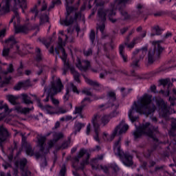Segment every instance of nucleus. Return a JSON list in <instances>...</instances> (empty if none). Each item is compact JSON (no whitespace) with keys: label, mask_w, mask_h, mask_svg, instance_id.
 Wrapping results in <instances>:
<instances>
[{"label":"nucleus","mask_w":176,"mask_h":176,"mask_svg":"<svg viewBox=\"0 0 176 176\" xmlns=\"http://www.w3.org/2000/svg\"><path fill=\"white\" fill-rule=\"evenodd\" d=\"M32 110V109L22 108L20 104H18L15 108V111L19 113H28V112Z\"/></svg>","instance_id":"obj_22"},{"label":"nucleus","mask_w":176,"mask_h":176,"mask_svg":"<svg viewBox=\"0 0 176 176\" xmlns=\"http://www.w3.org/2000/svg\"><path fill=\"white\" fill-rule=\"evenodd\" d=\"M169 101L170 102L171 105H174V104H175V98H169Z\"/></svg>","instance_id":"obj_62"},{"label":"nucleus","mask_w":176,"mask_h":176,"mask_svg":"<svg viewBox=\"0 0 176 176\" xmlns=\"http://www.w3.org/2000/svg\"><path fill=\"white\" fill-rule=\"evenodd\" d=\"M70 71L74 76V81L76 82L77 83H80V79H79L80 75L78 72L75 71V68L74 67H70Z\"/></svg>","instance_id":"obj_21"},{"label":"nucleus","mask_w":176,"mask_h":176,"mask_svg":"<svg viewBox=\"0 0 176 176\" xmlns=\"http://www.w3.org/2000/svg\"><path fill=\"white\" fill-rule=\"evenodd\" d=\"M81 112H82V107H77L75 109L74 113L78 114L77 118H80V119H82L84 116L80 113Z\"/></svg>","instance_id":"obj_35"},{"label":"nucleus","mask_w":176,"mask_h":176,"mask_svg":"<svg viewBox=\"0 0 176 176\" xmlns=\"http://www.w3.org/2000/svg\"><path fill=\"white\" fill-rule=\"evenodd\" d=\"M122 163L125 166H131L133 164V157L129 155H125L124 157L122 158Z\"/></svg>","instance_id":"obj_18"},{"label":"nucleus","mask_w":176,"mask_h":176,"mask_svg":"<svg viewBox=\"0 0 176 176\" xmlns=\"http://www.w3.org/2000/svg\"><path fill=\"white\" fill-rule=\"evenodd\" d=\"M156 133H157V131L153 129L152 125L147 122L140 127L137 128V131L133 133V135L135 138H138L139 137H141V135H147L148 137L153 138V134Z\"/></svg>","instance_id":"obj_4"},{"label":"nucleus","mask_w":176,"mask_h":176,"mask_svg":"<svg viewBox=\"0 0 176 176\" xmlns=\"http://www.w3.org/2000/svg\"><path fill=\"white\" fill-rule=\"evenodd\" d=\"M86 83H88V85H91V86H94L96 90H100V84L97 82L96 81H93L90 80L89 78H85Z\"/></svg>","instance_id":"obj_27"},{"label":"nucleus","mask_w":176,"mask_h":176,"mask_svg":"<svg viewBox=\"0 0 176 176\" xmlns=\"http://www.w3.org/2000/svg\"><path fill=\"white\" fill-rule=\"evenodd\" d=\"M37 6H35L34 8L32 10V13L36 16L38 14V9L36 8Z\"/></svg>","instance_id":"obj_53"},{"label":"nucleus","mask_w":176,"mask_h":176,"mask_svg":"<svg viewBox=\"0 0 176 176\" xmlns=\"http://www.w3.org/2000/svg\"><path fill=\"white\" fill-rule=\"evenodd\" d=\"M46 140V138L41 137L38 139V145L40 148H41V151H43L45 149L44 145H45V140Z\"/></svg>","instance_id":"obj_33"},{"label":"nucleus","mask_w":176,"mask_h":176,"mask_svg":"<svg viewBox=\"0 0 176 176\" xmlns=\"http://www.w3.org/2000/svg\"><path fill=\"white\" fill-rule=\"evenodd\" d=\"M160 83L162 86H167V85H168V80H161Z\"/></svg>","instance_id":"obj_50"},{"label":"nucleus","mask_w":176,"mask_h":176,"mask_svg":"<svg viewBox=\"0 0 176 176\" xmlns=\"http://www.w3.org/2000/svg\"><path fill=\"white\" fill-rule=\"evenodd\" d=\"M156 104L157 105V107L162 108V109H163V108H167V106L166 105V103H164V101L163 100H160V101H156Z\"/></svg>","instance_id":"obj_36"},{"label":"nucleus","mask_w":176,"mask_h":176,"mask_svg":"<svg viewBox=\"0 0 176 176\" xmlns=\"http://www.w3.org/2000/svg\"><path fill=\"white\" fill-rule=\"evenodd\" d=\"M14 6H19V8H27V3L25 0H3L0 4V12L1 13H8L10 10V5Z\"/></svg>","instance_id":"obj_5"},{"label":"nucleus","mask_w":176,"mask_h":176,"mask_svg":"<svg viewBox=\"0 0 176 176\" xmlns=\"http://www.w3.org/2000/svg\"><path fill=\"white\" fill-rule=\"evenodd\" d=\"M135 43L132 42L131 44H125V46L129 47V49H133L134 47Z\"/></svg>","instance_id":"obj_55"},{"label":"nucleus","mask_w":176,"mask_h":176,"mask_svg":"<svg viewBox=\"0 0 176 176\" xmlns=\"http://www.w3.org/2000/svg\"><path fill=\"white\" fill-rule=\"evenodd\" d=\"M119 52H120V56L122 57L124 63H127V55L124 54V45H120Z\"/></svg>","instance_id":"obj_23"},{"label":"nucleus","mask_w":176,"mask_h":176,"mask_svg":"<svg viewBox=\"0 0 176 176\" xmlns=\"http://www.w3.org/2000/svg\"><path fill=\"white\" fill-rule=\"evenodd\" d=\"M160 43H162V41H160L153 42V45L154 49L150 50L148 52V63L149 64H152V63H153V55L156 52V49H157V52H158V53L163 52V47H162L160 46Z\"/></svg>","instance_id":"obj_8"},{"label":"nucleus","mask_w":176,"mask_h":176,"mask_svg":"<svg viewBox=\"0 0 176 176\" xmlns=\"http://www.w3.org/2000/svg\"><path fill=\"white\" fill-rule=\"evenodd\" d=\"M52 146H53V141H50L48 143V146L46 147L47 149H49L50 148H52Z\"/></svg>","instance_id":"obj_64"},{"label":"nucleus","mask_w":176,"mask_h":176,"mask_svg":"<svg viewBox=\"0 0 176 176\" xmlns=\"http://www.w3.org/2000/svg\"><path fill=\"white\" fill-rule=\"evenodd\" d=\"M155 99H152V96L145 94L140 101L135 102L129 111V118L131 121L135 122L138 118L135 113H143V115H151L155 112L156 107L155 104Z\"/></svg>","instance_id":"obj_1"},{"label":"nucleus","mask_w":176,"mask_h":176,"mask_svg":"<svg viewBox=\"0 0 176 176\" xmlns=\"http://www.w3.org/2000/svg\"><path fill=\"white\" fill-rule=\"evenodd\" d=\"M46 8H47V4H46V2L43 1L41 10H45Z\"/></svg>","instance_id":"obj_58"},{"label":"nucleus","mask_w":176,"mask_h":176,"mask_svg":"<svg viewBox=\"0 0 176 176\" xmlns=\"http://www.w3.org/2000/svg\"><path fill=\"white\" fill-rule=\"evenodd\" d=\"M91 98H85V99L82 101V105H83V106L87 105V104L91 102Z\"/></svg>","instance_id":"obj_41"},{"label":"nucleus","mask_w":176,"mask_h":176,"mask_svg":"<svg viewBox=\"0 0 176 176\" xmlns=\"http://www.w3.org/2000/svg\"><path fill=\"white\" fill-rule=\"evenodd\" d=\"M19 19H20V16H19V13L16 12L15 16H14L11 20L10 21V23H13L14 24H16V21H19Z\"/></svg>","instance_id":"obj_37"},{"label":"nucleus","mask_w":176,"mask_h":176,"mask_svg":"<svg viewBox=\"0 0 176 176\" xmlns=\"http://www.w3.org/2000/svg\"><path fill=\"white\" fill-rule=\"evenodd\" d=\"M108 96L110 100V102H112V101H115V100H116L114 92H109Z\"/></svg>","instance_id":"obj_38"},{"label":"nucleus","mask_w":176,"mask_h":176,"mask_svg":"<svg viewBox=\"0 0 176 176\" xmlns=\"http://www.w3.org/2000/svg\"><path fill=\"white\" fill-rule=\"evenodd\" d=\"M26 155L28 156H32V155H34V151L31 147H29L26 149Z\"/></svg>","instance_id":"obj_43"},{"label":"nucleus","mask_w":176,"mask_h":176,"mask_svg":"<svg viewBox=\"0 0 176 176\" xmlns=\"http://www.w3.org/2000/svg\"><path fill=\"white\" fill-rule=\"evenodd\" d=\"M91 53H92L91 50H89L88 51L84 52L85 56H90V54H91Z\"/></svg>","instance_id":"obj_59"},{"label":"nucleus","mask_w":176,"mask_h":176,"mask_svg":"<svg viewBox=\"0 0 176 176\" xmlns=\"http://www.w3.org/2000/svg\"><path fill=\"white\" fill-rule=\"evenodd\" d=\"M30 31L28 26H19L15 28V33L19 34V32H23V34H27Z\"/></svg>","instance_id":"obj_20"},{"label":"nucleus","mask_w":176,"mask_h":176,"mask_svg":"<svg viewBox=\"0 0 176 176\" xmlns=\"http://www.w3.org/2000/svg\"><path fill=\"white\" fill-rule=\"evenodd\" d=\"M10 77L8 76L7 72L0 73V87H3V85H8L10 82Z\"/></svg>","instance_id":"obj_14"},{"label":"nucleus","mask_w":176,"mask_h":176,"mask_svg":"<svg viewBox=\"0 0 176 176\" xmlns=\"http://www.w3.org/2000/svg\"><path fill=\"white\" fill-rule=\"evenodd\" d=\"M90 131H91V125L90 124H88L86 129L87 135H89L90 134Z\"/></svg>","instance_id":"obj_49"},{"label":"nucleus","mask_w":176,"mask_h":176,"mask_svg":"<svg viewBox=\"0 0 176 176\" xmlns=\"http://www.w3.org/2000/svg\"><path fill=\"white\" fill-rule=\"evenodd\" d=\"M64 135L63 133H55L54 134V140L55 141H58V140L63 138Z\"/></svg>","instance_id":"obj_40"},{"label":"nucleus","mask_w":176,"mask_h":176,"mask_svg":"<svg viewBox=\"0 0 176 176\" xmlns=\"http://www.w3.org/2000/svg\"><path fill=\"white\" fill-rule=\"evenodd\" d=\"M150 89L153 93H156V86L152 85Z\"/></svg>","instance_id":"obj_61"},{"label":"nucleus","mask_w":176,"mask_h":176,"mask_svg":"<svg viewBox=\"0 0 176 176\" xmlns=\"http://www.w3.org/2000/svg\"><path fill=\"white\" fill-rule=\"evenodd\" d=\"M113 151L115 155L119 156L120 157H123V151L120 149V140H118L115 143Z\"/></svg>","instance_id":"obj_16"},{"label":"nucleus","mask_w":176,"mask_h":176,"mask_svg":"<svg viewBox=\"0 0 176 176\" xmlns=\"http://www.w3.org/2000/svg\"><path fill=\"white\" fill-rule=\"evenodd\" d=\"M101 159H102V155H101L100 157H98V158H95L92 160V162H91V164L92 166V168H96V167L94 166V165L93 164V163H96L97 162V160H101Z\"/></svg>","instance_id":"obj_45"},{"label":"nucleus","mask_w":176,"mask_h":176,"mask_svg":"<svg viewBox=\"0 0 176 176\" xmlns=\"http://www.w3.org/2000/svg\"><path fill=\"white\" fill-rule=\"evenodd\" d=\"M103 140H104V141H109V135H108V133H107L106 132H104L103 133Z\"/></svg>","instance_id":"obj_52"},{"label":"nucleus","mask_w":176,"mask_h":176,"mask_svg":"<svg viewBox=\"0 0 176 176\" xmlns=\"http://www.w3.org/2000/svg\"><path fill=\"white\" fill-rule=\"evenodd\" d=\"M106 75H108V72H104V73H101L100 74V79H102L104 76H106Z\"/></svg>","instance_id":"obj_60"},{"label":"nucleus","mask_w":176,"mask_h":176,"mask_svg":"<svg viewBox=\"0 0 176 176\" xmlns=\"http://www.w3.org/2000/svg\"><path fill=\"white\" fill-rule=\"evenodd\" d=\"M7 100H8L9 102L12 105H16V104H17V97L16 96L8 95L7 96Z\"/></svg>","instance_id":"obj_29"},{"label":"nucleus","mask_w":176,"mask_h":176,"mask_svg":"<svg viewBox=\"0 0 176 176\" xmlns=\"http://www.w3.org/2000/svg\"><path fill=\"white\" fill-rule=\"evenodd\" d=\"M153 32L156 33V35H159L160 34V28L159 26H155L153 29Z\"/></svg>","instance_id":"obj_46"},{"label":"nucleus","mask_w":176,"mask_h":176,"mask_svg":"<svg viewBox=\"0 0 176 176\" xmlns=\"http://www.w3.org/2000/svg\"><path fill=\"white\" fill-rule=\"evenodd\" d=\"M127 2V0H116L112 10L104 11V10H100L98 11V16L102 20V21H104L105 20V16L108 14L109 19L110 21H112V23H115V19H113L111 17L113 16H115L116 14V12H115V8H120V6H123L124 3Z\"/></svg>","instance_id":"obj_2"},{"label":"nucleus","mask_w":176,"mask_h":176,"mask_svg":"<svg viewBox=\"0 0 176 176\" xmlns=\"http://www.w3.org/2000/svg\"><path fill=\"white\" fill-rule=\"evenodd\" d=\"M71 90H72L74 93H76V94H79V91H78V88H76V87L74 86L72 82H71L67 85V88L66 89V94L63 96V100H65V101L68 100V94H69V91Z\"/></svg>","instance_id":"obj_12"},{"label":"nucleus","mask_w":176,"mask_h":176,"mask_svg":"<svg viewBox=\"0 0 176 176\" xmlns=\"http://www.w3.org/2000/svg\"><path fill=\"white\" fill-rule=\"evenodd\" d=\"M52 79L53 80L50 88H46L45 89V93H48L49 95L57 94V93H60V91L64 89V86H63L61 80L58 77L53 76Z\"/></svg>","instance_id":"obj_6"},{"label":"nucleus","mask_w":176,"mask_h":176,"mask_svg":"<svg viewBox=\"0 0 176 176\" xmlns=\"http://www.w3.org/2000/svg\"><path fill=\"white\" fill-rule=\"evenodd\" d=\"M60 3H61L60 0H52V4L50 6L49 10L53 9V8H54V5H60Z\"/></svg>","instance_id":"obj_39"},{"label":"nucleus","mask_w":176,"mask_h":176,"mask_svg":"<svg viewBox=\"0 0 176 176\" xmlns=\"http://www.w3.org/2000/svg\"><path fill=\"white\" fill-rule=\"evenodd\" d=\"M68 39V36L64 34V31L60 30L59 31V36H58V49H60L62 53L61 59L63 61L64 65L66 68H69V63L67 62V54H65V51L64 50V46L67 44V41Z\"/></svg>","instance_id":"obj_3"},{"label":"nucleus","mask_w":176,"mask_h":176,"mask_svg":"<svg viewBox=\"0 0 176 176\" xmlns=\"http://www.w3.org/2000/svg\"><path fill=\"white\" fill-rule=\"evenodd\" d=\"M51 100L54 105H58L60 104V101L54 98H52Z\"/></svg>","instance_id":"obj_48"},{"label":"nucleus","mask_w":176,"mask_h":176,"mask_svg":"<svg viewBox=\"0 0 176 176\" xmlns=\"http://www.w3.org/2000/svg\"><path fill=\"white\" fill-rule=\"evenodd\" d=\"M132 68L137 69L138 67H140V65L138 64V60H133L132 65H131Z\"/></svg>","instance_id":"obj_47"},{"label":"nucleus","mask_w":176,"mask_h":176,"mask_svg":"<svg viewBox=\"0 0 176 176\" xmlns=\"http://www.w3.org/2000/svg\"><path fill=\"white\" fill-rule=\"evenodd\" d=\"M85 124L79 122H76L74 124V132L79 133L83 127H85Z\"/></svg>","instance_id":"obj_26"},{"label":"nucleus","mask_w":176,"mask_h":176,"mask_svg":"<svg viewBox=\"0 0 176 176\" xmlns=\"http://www.w3.org/2000/svg\"><path fill=\"white\" fill-rule=\"evenodd\" d=\"M122 16H123L124 19H129V14L126 11L121 12Z\"/></svg>","instance_id":"obj_54"},{"label":"nucleus","mask_w":176,"mask_h":176,"mask_svg":"<svg viewBox=\"0 0 176 176\" xmlns=\"http://www.w3.org/2000/svg\"><path fill=\"white\" fill-rule=\"evenodd\" d=\"M23 101L25 102V104H31L32 102L31 101V98H36V96L34 95H30V97L28 96V95L23 94L21 95Z\"/></svg>","instance_id":"obj_19"},{"label":"nucleus","mask_w":176,"mask_h":176,"mask_svg":"<svg viewBox=\"0 0 176 176\" xmlns=\"http://www.w3.org/2000/svg\"><path fill=\"white\" fill-rule=\"evenodd\" d=\"M0 109H4L6 115H9L13 111V109H9L8 104H3V100H0Z\"/></svg>","instance_id":"obj_24"},{"label":"nucleus","mask_w":176,"mask_h":176,"mask_svg":"<svg viewBox=\"0 0 176 176\" xmlns=\"http://www.w3.org/2000/svg\"><path fill=\"white\" fill-rule=\"evenodd\" d=\"M8 135V131L3 128V126H0V144L6 141V136Z\"/></svg>","instance_id":"obj_17"},{"label":"nucleus","mask_w":176,"mask_h":176,"mask_svg":"<svg viewBox=\"0 0 176 176\" xmlns=\"http://www.w3.org/2000/svg\"><path fill=\"white\" fill-rule=\"evenodd\" d=\"M82 156H85L87 157L86 160L82 162V165L86 166L89 164V153L87 152V150L85 149H81L80 152L78 153V155H77L76 160L78 161Z\"/></svg>","instance_id":"obj_13"},{"label":"nucleus","mask_w":176,"mask_h":176,"mask_svg":"<svg viewBox=\"0 0 176 176\" xmlns=\"http://www.w3.org/2000/svg\"><path fill=\"white\" fill-rule=\"evenodd\" d=\"M9 54V49H4L3 50V56H8Z\"/></svg>","instance_id":"obj_57"},{"label":"nucleus","mask_w":176,"mask_h":176,"mask_svg":"<svg viewBox=\"0 0 176 176\" xmlns=\"http://www.w3.org/2000/svg\"><path fill=\"white\" fill-rule=\"evenodd\" d=\"M102 116L100 114H96L92 118V124L94 128L95 135L94 138L97 142H100V139L98 138V133L100 132V124H102Z\"/></svg>","instance_id":"obj_7"},{"label":"nucleus","mask_w":176,"mask_h":176,"mask_svg":"<svg viewBox=\"0 0 176 176\" xmlns=\"http://www.w3.org/2000/svg\"><path fill=\"white\" fill-rule=\"evenodd\" d=\"M60 175L64 176L65 175V165H63L60 171Z\"/></svg>","instance_id":"obj_51"},{"label":"nucleus","mask_w":176,"mask_h":176,"mask_svg":"<svg viewBox=\"0 0 176 176\" xmlns=\"http://www.w3.org/2000/svg\"><path fill=\"white\" fill-rule=\"evenodd\" d=\"M6 33V29H3L1 31H0V38H2V36H5Z\"/></svg>","instance_id":"obj_56"},{"label":"nucleus","mask_w":176,"mask_h":176,"mask_svg":"<svg viewBox=\"0 0 176 176\" xmlns=\"http://www.w3.org/2000/svg\"><path fill=\"white\" fill-rule=\"evenodd\" d=\"M126 130H129V125H127L124 120L121 121L120 124L116 127L114 129L112 137H115V135H119L120 134H123Z\"/></svg>","instance_id":"obj_9"},{"label":"nucleus","mask_w":176,"mask_h":176,"mask_svg":"<svg viewBox=\"0 0 176 176\" xmlns=\"http://www.w3.org/2000/svg\"><path fill=\"white\" fill-rule=\"evenodd\" d=\"M6 43H8V45H12L13 47H14L16 50H19V46L16 45V39H14V36H11L10 38H8Z\"/></svg>","instance_id":"obj_25"},{"label":"nucleus","mask_w":176,"mask_h":176,"mask_svg":"<svg viewBox=\"0 0 176 176\" xmlns=\"http://www.w3.org/2000/svg\"><path fill=\"white\" fill-rule=\"evenodd\" d=\"M74 20L75 19H71L70 21H68V16H67V19L65 20L60 21V24L62 25H70V24H72Z\"/></svg>","instance_id":"obj_32"},{"label":"nucleus","mask_w":176,"mask_h":176,"mask_svg":"<svg viewBox=\"0 0 176 176\" xmlns=\"http://www.w3.org/2000/svg\"><path fill=\"white\" fill-rule=\"evenodd\" d=\"M75 64L80 69V71H87L89 67H90V62L89 60H80V58H77Z\"/></svg>","instance_id":"obj_10"},{"label":"nucleus","mask_w":176,"mask_h":176,"mask_svg":"<svg viewBox=\"0 0 176 176\" xmlns=\"http://www.w3.org/2000/svg\"><path fill=\"white\" fill-rule=\"evenodd\" d=\"M67 113V110L63 107H57L55 109V115H63Z\"/></svg>","instance_id":"obj_30"},{"label":"nucleus","mask_w":176,"mask_h":176,"mask_svg":"<svg viewBox=\"0 0 176 176\" xmlns=\"http://www.w3.org/2000/svg\"><path fill=\"white\" fill-rule=\"evenodd\" d=\"M38 107H39L42 111L46 113H48V115H56V109L50 105L43 107V105L41 104V102L38 101Z\"/></svg>","instance_id":"obj_11"},{"label":"nucleus","mask_w":176,"mask_h":176,"mask_svg":"<svg viewBox=\"0 0 176 176\" xmlns=\"http://www.w3.org/2000/svg\"><path fill=\"white\" fill-rule=\"evenodd\" d=\"M25 164H27V160L26 159H23L22 160L20 161V162H16L15 164V165L17 167H20L21 168H23V167H24V166H25Z\"/></svg>","instance_id":"obj_34"},{"label":"nucleus","mask_w":176,"mask_h":176,"mask_svg":"<svg viewBox=\"0 0 176 176\" xmlns=\"http://www.w3.org/2000/svg\"><path fill=\"white\" fill-rule=\"evenodd\" d=\"M66 11L67 16L72 12H74V8L68 6V3L66 5Z\"/></svg>","instance_id":"obj_42"},{"label":"nucleus","mask_w":176,"mask_h":176,"mask_svg":"<svg viewBox=\"0 0 176 176\" xmlns=\"http://www.w3.org/2000/svg\"><path fill=\"white\" fill-rule=\"evenodd\" d=\"M118 112L115 111L111 113L109 116H102V124L105 126V124H108L109 123V120L112 119V118H115V116H118Z\"/></svg>","instance_id":"obj_15"},{"label":"nucleus","mask_w":176,"mask_h":176,"mask_svg":"<svg viewBox=\"0 0 176 176\" xmlns=\"http://www.w3.org/2000/svg\"><path fill=\"white\" fill-rule=\"evenodd\" d=\"M49 23V16L47 14L42 15L40 17V24H45Z\"/></svg>","instance_id":"obj_31"},{"label":"nucleus","mask_w":176,"mask_h":176,"mask_svg":"<svg viewBox=\"0 0 176 176\" xmlns=\"http://www.w3.org/2000/svg\"><path fill=\"white\" fill-rule=\"evenodd\" d=\"M89 38H90L91 42L94 43V39L96 38V33L93 30L91 31V33L89 34Z\"/></svg>","instance_id":"obj_44"},{"label":"nucleus","mask_w":176,"mask_h":176,"mask_svg":"<svg viewBox=\"0 0 176 176\" xmlns=\"http://www.w3.org/2000/svg\"><path fill=\"white\" fill-rule=\"evenodd\" d=\"M26 86H28V82H19L14 86V89L15 90H21V89H25Z\"/></svg>","instance_id":"obj_28"},{"label":"nucleus","mask_w":176,"mask_h":176,"mask_svg":"<svg viewBox=\"0 0 176 176\" xmlns=\"http://www.w3.org/2000/svg\"><path fill=\"white\" fill-rule=\"evenodd\" d=\"M8 72H13V65H10L8 68Z\"/></svg>","instance_id":"obj_63"}]
</instances>
